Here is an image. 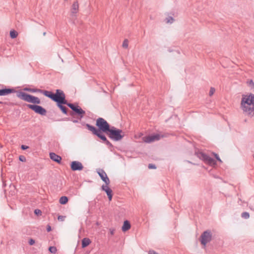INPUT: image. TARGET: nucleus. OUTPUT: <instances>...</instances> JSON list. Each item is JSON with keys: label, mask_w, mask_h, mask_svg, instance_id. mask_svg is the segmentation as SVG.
<instances>
[{"label": "nucleus", "mask_w": 254, "mask_h": 254, "mask_svg": "<svg viewBox=\"0 0 254 254\" xmlns=\"http://www.w3.org/2000/svg\"><path fill=\"white\" fill-rule=\"evenodd\" d=\"M84 125H85L89 130L91 131L94 135L97 136L104 135L102 132H104L106 134L107 133L111 127L110 124L102 118H99L96 120V126L98 127V129L88 124L84 123Z\"/></svg>", "instance_id": "obj_1"}, {"label": "nucleus", "mask_w": 254, "mask_h": 254, "mask_svg": "<svg viewBox=\"0 0 254 254\" xmlns=\"http://www.w3.org/2000/svg\"><path fill=\"white\" fill-rule=\"evenodd\" d=\"M241 108L244 114L248 117L254 116V94L250 93L242 96Z\"/></svg>", "instance_id": "obj_2"}, {"label": "nucleus", "mask_w": 254, "mask_h": 254, "mask_svg": "<svg viewBox=\"0 0 254 254\" xmlns=\"http://www.w3.org/2000/svg\"><path fill=\"white\" fill-rule=\"evenodd\" d=\"M16 96L19 99L34 105L41 104L40 99L34 96L27 94L21 91H16Z\"/></svg>", "instance_id": "obj_3"}, {"label": "nucleus", "mask_w": 254, "mask_h": 254, "mask_svg": "<svg viewBox=\"0 0 254 254\" xmlns=\"http://www.w3.org/2000/svg\"><path fill=\"white\" fill-rule=\"evenodd\" d=\"M106 134L110 139L116 141L122 140L125 136V133L122 130L113 126L111 127L110 131H108Z\"/></svg>", "instance_id": "obj_4"}, {"label": "nucleus", "mask_w": 254, "mask_h": 254, "mask_svg": "<svg viewBox=\"0 0 254 254\" xmlns=\"http://www.w3.org/2000/svg\"><path fill=\"white\" fill-rule=\"evenodd\" d=\"M40 93L50 98L55 102L64 94V91L61 89H57L55 93L52 91L41 89Z\"/></svg>", "instance_id": "obj_5"}, {"label": "nucleus", "mask_w": 254, "mask_h": 254, "mask_svg": "<svg viewBox=\"0 0 254 254\" xmlns=\"http://www.w3.org/2000/svg\"><path fill=\"white\" fill-rule=\"evenodd\" d=\"M65 105L72 110V112H71L69 113V115L71 116H73L74 115H77L80 117V119H81L84 117L85 114V112L79 106L76 105L72 103H68L67 100L66 104H65Z\"/></svg>", "instance_id": "obj_6"}, {"label": "nucleus", "mask_w": 254, "mask_h": 254, "mask_svg": "<svg viewBox=\"0 0 254 254\" xmlns=\"http://www.w3.org/2000/svg\"><path fill=\"white\" fill-rule=\"evenodd\" d=\"M65 105L72 110V112H71L69 113V115L71 116H73L74 115H77L80 117V119H81L84 117L85 114V112L79 106L76 105L72 103H68L67 100L66 104H65Z\"/></svg>", "instance_id": "obj_7"}, {"label": "nucleus", "mask_w": 254, "mask_h": 254, "mask_svg": "<svg viewBox=\"0 0 254 254\" xmlns=\"http://www.w3.org/2000/svg\"><path fill=\"white\" fill-rule=\"evenodd\" d=\"M195 155L205 163L209 165L215 166L216 164V162L215 159L202 152L199 151H196L195 153Z\"/></svg>", "instance_id": "obj_8"}, {"label": "nucleus", "mask_w": 254, "mask_h": 254, "mask_svg": "<svg viewBox=\"0 0 254 254\" xmlns=\"http://www.w3.org/2000/svg\"><path fill=\"white\" fill-rule=\"evenodd\" d=\"M57 107L61 110L62 113L64 114H67L68 109L64 106L66 104V100L65 98V95H62L56 102Z\"/></svg>", "instance_id": "obj_9"}, {"label": "nucleus", "mask_w": 254, "mask_h": 254, "mask_svg": "<svg viewBox=\"0 0 254 254\" xmlns=\"http://www.w3.org/2000/svg\"><path fill=\"white\" fill-rule=\"evenodd\" d=\"M26 106L38 114L42 116H45L46 115V110L43 107L38 105V104H26Z\"/></svg>", "instance_id": "obj_10"}, {"label": "nucleus", "mask_w": 254, "mask_h": 254, "mask_svg": "<svg viewBox=\"0 0 254 254\" xmlns=\"http://www.w3.org/2000/svg\"><path fill=\"white\" fill-rule=\"evenodd\" d=\"M200 242L202 245L206 246V244L210 242L212 239V233L210 230L203 232L200 236Z\"/></svg>", "instance_id": "obj_11"}, {"label": "nucleus", "mask_w": 254, "mask_h": 254, "mask_svg": "<svg viewBox=\"0 0 254 254\" xmlns=\"http://www.w3.org/2000/svg\"><path fill=\"white\" fill-rule=\"evenodd\" d=\"M70 168L72 171H81L83 169V166L82 163L77 161H73L71 162Z\"/></svg>", "instance_id": "obj_12"}, {"label": "nucleus", "mask_w": 254, "mask_h": 254, "mask_svg": "<svg viewBox=\"0 0 254 254\" xmlns=\"http://www.w3.org/2000/svg\"><path fill=\"white\" fill-rule=\"evenodd\" d=\"M160 138V136L159 134H153L145 137L144 141L146 143H150L155 140H158Z\"/></svg>", "instance_id": "obj_13"}, {"label": "nucleus", "mask_w": 254, "mask_h": 254, "mask_svg": "<svg viewBox=\"0 0 254 254\" xmlns=\"http://www.w3.org/2000/svg\"><path fill=\"white\" fill-rule=\"evenodd\" d=\"M101 189L102 190L105 191L108 196V199L111 201L113 197L112 190L107 186L102 185Z\"/></svg>", "instance_id": "obj_14"}, {"label": "nucleus", "mask_w": 254, "mask_h": 254, "mask_svg": "<svg viewBox=\"0 0 254 254\" xmlns=\"http://www.w3.org/2000/svg\"><path fill=\"white\" fill-rule=\"evenodd\" d=\"M16 90L14 88H3L0 89V96H6L11 93H15Z\"/></svg>", "instance_id": "obj_15"}, {"label": "nucleus", "mask_w": 254, "mask_h": 254, "mask_svg": "<svg viewBox=\"0 0 254 254\" xmlns=\"http://www.w3.org/2000/svg\"><path fill=\"white\" fill-rule=\"evenodd\" d=\"M50 157L51 160L59 164L61 163L62 159V157L56 154L55 153L51 152L50 153Z\"/></svg>", "instance_id": "obj_16"}, {"label": "nucleus", "mask_w": 254, "mask_h": 254, "mask_svg": "<svg viewBox=\"0 0 254 254\" xmlns=\"http://www.w3.org/2000/svg\"><path fill=\"white\" fill-rule=\"evenodd\" d=\"M79 8V5L77 1H74L71 6V14L73 16L74 14L77 13Z\"/></svg>", "instance_id": "obj_17"}, {"label": "nucleus", "mask_w": 254, "mask_h": 254, "mask_svg": "<svg viewBox=\"0 0 254 254\" xmlns=\"http://www.w3.org/2000/svg\"><path fill=\"white\" fill-rule=\"evenodd\" d=\"M97 137L101 139L103 141V142L109 147H113L112 144L107 139V137L105 135H100L99 136Z\"/></svg>", "instance_id": "obj_18"}, {"label": "nucleus", "mask_w": 254, "mask_h": 254, "mask_svg": "<svg viewBox=\"0 0 254 254\" xmlns=\"http://www.w3.org/2000/svg\"><path fill=\"white\" fill-rule=\"evenodd\" d=\"M131 225L130 222L128 220H125L124 222L123 225L122 227V230L123 232H126L130 228Z\"/></svg>", "instance_id": "obj_19"}, {"label": "nucleus", "mask_w": 254, "mask_h": 254, "mask_svg": "<svg viewBox=\"0 0 254 254\" xmlns=\"http://www.w3.org/2000/svg\"><path fill=\"white\" fill-rule=\"evenodd\" d=\"M91 243V240L88 238H84L81 241L82 248H84L89 245Z\"/></svg>", "instance_id": "obj_20"}, {"label": "nucleus", "mask_w": 254, "mask_h": 254, "mask_svg": "<svg viewBox=\"0 0 254 254\" xmlns=\"http://www.w3.org/2000/svg\"><path fill=\"white\" fill-rule=\"evenodd\" d=\"M97 172L102 181L104 180V178H106V176H107L106 172L102 169H98L97 170Z\"/></svg>", "instance_id": "obj_21"}, {"label": "nucleus", "mask_w": 254, "mask_h": 254, "mask_svg": "<svg viewBox=\"0 0 254 254\" xmlns=\"http://www.w3.org/2000/svg\"><path fill=\"white\" fill-rule=\"evenodd\" d=\"M23 90L24 91H28V92H30L31 93H36V92L40 93L41 89H37V88H28V87H25L23 89Z\"/></svg>", "instance_id": "obj_22"}, {"label": "nucleus", "mask_w": 254, "mask_h": 254, "mask_svg": "<svg viewBox=\"0 0 254 254\" xmlns=\"http://www.w3.org/2000/svg\"><path fill=\"white\" fill-rule=\"evenodd\" d=\"M68 198L67 196H63L60 198L59 202L61 204H65L68 202Z\"/></svg>", "instance_id": "obj_23"}, {"label": "nucleus", "mask_w": 254, "mask_h": 254, "mask_svg": "<svg viewBox=\"0 0 254 254\" xmlns=\"http://www.w3.org/2000/svg\"><path fill=\"white\" fill-rule=\"evenodd\" d=\"M17 35H18V33L16 31L13 30H11L10 31V37L11 38L14 39V38H16Z\"/></svg>", "instance_id": "obj_24"}, {"label": "nucleus", "mask_w": 254, "mask_h": 254, "mask_svg": "<svg viewBox=\"0 0 254 254\" xmlns=\"http://www.w3.org/2000/svg\"><path fill=\"white\" fill-rule=\"evenodd\" d=\"M49 251L51 253L55 254L56 253L57 249L56 247L51 246L49 248Z\"/></svg>", "instance_id": "obj_25"}, {"label": "nucleus", "mask_w": 254, "mask_h": 254, "mask_svg": "<svg viewBox=\"0 0 254 254\" xmlns=\"http://www.w3.org/2000/svg\"><path fill=\"white\" fill-rule=\"evenodd\" d=\"M165 20L167 23H172L174 21V19L172 16H168L166 18Z\"/></svg>", "instance_id": "obj_26"}, {"label": "nucleus", "mask_w": 254, "mask_h": 254, "mask_svg": "<svg viewBox=\"0 0 254 254\" xmlns=\"http://www.w3.org/2000/svg\"><path fill=\"white\" fill-rule=\"evenodd\" d=\"M241 216L245 219H248L250 217V214L247 212H244L242 213Z\"/></svg>", "instance_id": "obj_27"}, {"label": "nucleus", "mask_w": 254, "mask_h": 254, "mask_svg": "<svg viewBox=\"0 0 254 254\" xmlns=\"http://www.w3.org/2000/svg\"><path fill=\"white\" fill-rule=\"evenodd\" d=\"M103 181L105 183V186H108V185L110 184V181L109 179V178L108 177V176H106V178H104V180H103Z\"/></svg>", "instance_id": "obj_28"}, {"label": "nucleus", "mask_w": 254, "mask_h": 254, "mask_svg": "<svg viewBox=\"0 0 254 254\" xmlns=\"http://www.w3.org/2000/svg\"><path fill=\"white\" fill-rule=\"evenodd\" d=\"M128 40L127 39H125L122 44L123 47L124 48H127L128 47Z\"/></svg>", "instance_id": "obj_29"}, {"label": "nucleus", "mask_w": 254, "mask_h": 254, "mask_svg": "<svg viewBox=\"0 0 254 254\" xmlns=\"http://www.w3.org/2000/svg\"><path fill=\"white\" fill-rule=\"evenodd\" d=\"M215 91V89L214 88L211 87L210 91H209V96H211L212 95H213Z\"/></svg>", "instance_id": "obj_30"}, {"label": "nucleus", "mask_w": 254, "mask_h": 254, "mask_svg": "<svg viewBox=\"0 0 254 254\" xmlns=\"http://www.w3.org/2000/svg\"><path fill=\"white\" fill-rule=\"evenodd\" d=\"M34 213L37 215L39 214L41 215L42 213V211L40 209H36L34 210Z\"/></svg>", "instance_id": "obj_31"}, {"label": "nucleus", "mask_w": 254, "mask_h": 254, "mask_svg": "<svg viewBox=\"0 0 254 254\" xmlns=\"http://www.w3.org/2000/svg\"><path fill=\"white\" fill-rule=\"evenodd\" d=\"M148 167L149 169H156V168L155 165L153 164H149Z\"/></svg>", "instance_id": "obj_32"}, {"label": "nucleus", "mask_w": 254, "mask_h": 254, "mask_svg": "<svg viewBox=\"0 0 254 254\" xmlns=\"http://www.w3.org/2000/svg\"><path fill=\"white\" fill-rule=\"evenodd\" d=\"M213 154L214 155L215 157L217 159V160H218V161H219L220 162H222L221 159L220 158V157H219V155L217 154L213 153Z\"/></svg>", "instance_id": "obj_33"}, {"label": "nucleus", "mask_w": 254, "mask_h": 254, "mask_svg": "<svg viewBox=\"0 0 254 254\" xmlns=\"http://www.w3.org/2000/svg\"><path fill=\"white\" fill-rule=\"evenodd\" d=\"M19 159L20 161H21L22 162H24L26 161V159H25V157L23 156H20L19 157Z\"/></svg>", "instance_id": "obj_34"}, {"label": "nucleus", "mask_w": 254, "mask_h": 254, "mask_svg": "<svg viewBox=\"0 0 254 254\" xmlns=\"http://www.w3.org/2000/svg\"><path fill=\"white\" fill-rule=\"evenodd\" d=\"M35 244V240L33 239H30L29 241V244L30 245H33Z\"/></svg>", "instance_id": "obj_35"}, {"label": "nucleus", "mask_w": 254, "mask_h": 254, "mask_svg": "<svg viewBox=\"0 0 254 254\" xmlns=\"http://www.w3.org/2000/svg\"><path fill=\"white\" fill-rule=\"evenodd\" d=\"M29 148V146L25 145H22L21 146V149L23 150H25Z\"/></svg>", "instance_id": "obj_36"}, {"label": "nucleus", "mask_w": 254, "mask_h": 254, "mask_svg": "<svg viewBox=\"0 0 254 254\" xmlns=\"http://www.w3.org/2000/svg\"><path fill=\"white\" fill-rule=\"evenodd\" d=\"M64 216L60 215L58 216V220L61 221H64Z\"/></svg>", "instance_id": "obj_37"}, {"label": "nucleus", "mask_w": 254, "mask_h": 254, "mask_svg": "<svg viewBox=\"0 0 254 254\" xmlns=\"http://www.w3.org/2000/svg\"><path fill=\"white\" fill-rule=\"evenodd\" d=\"M110 232L111 235H113L114 234L115 232V229H110Z\"/></svg>", "instance_id": "obj_38"}, {"label": "nucleus", "mask_w": 254, "mask_h": 254, "mask_svg": "<svg viewBox=\"0 0 254 254\" xmlns=\"http://www.w3.org/2000/svg\"><path fill=\"white\" fill-rule=\"evenodd\" d=\"M47 232H50L51 231V227L50 225H48L47 227Z\"/></svg>", "instance_id": "obj_39"}, {"label": "nucleus", "mask_w": 254, "mask_h": 254, "mask_svg": "<svg viewBox=\"0 0 254 254\" xmlns=\"http://www.w3.org/2000/svg\"><path fill=\"white\" fill-rule=\"evenodd\" d=\"M72 122H73V123H78V121L77 120H73V121H72Z\"/></svg>", "instance_id": "obj_40"}, {"label": "nucleus", "mask_w": 254, "mask_h": 254, "mask_svg": "<svg viewBox=\"0 0 254 254\" xmlns=\"http://www.w3.org/2000/svg\"><path fill=\"white\" fill-rule=\"evenodd\" d=\"M46 32H44V33H43V35H44V36H45V35H46Z\"/></svg>", "instance_id": "obj_41"}, {"label": "nucleus", "mask_w": 254, "mask_h": 254, "mask_svg": "<svg viewBox=\"0 0 254 254\" xmlns=\"http://www.w3.org/2000/svg\"><path fill=\"white\" fill-rule=\"evenodd\" d=\"M3 103L2 102L0 101V104H3Z\"/></svg>", "instance_id": "obj_42"}]
</instances>
